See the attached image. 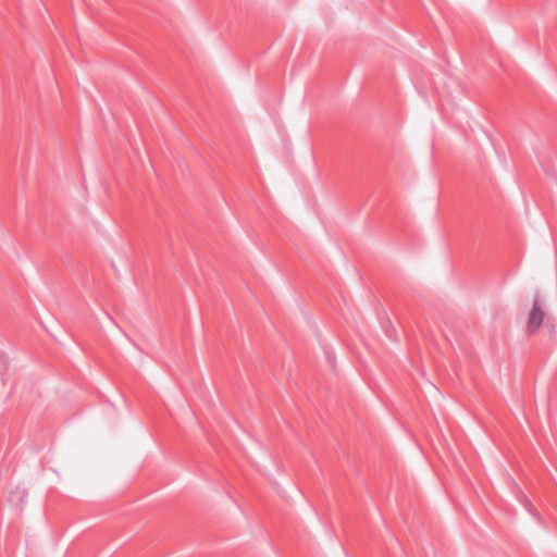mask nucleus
<instances>
[{"instance_id":"3","label":"nucleus","mask_w":557,"mask_h":557,"mask_svg":"<svg viewBox=\"0 0 557 557\" xmlns=\"http://www.w3.org/2000/svg\"><path fill=\"white\" fill-rule=\"evenodd\" d=\"M15 495H20V498H22V497H23L22 492H20V491H15V492H12V493H11V497H10V499H11V500H13V498L15 497Z\"/></svg>"},{"instance_id":"1","label":"nucleus","mask_w":557,"mask_h":557,"mask_svg":"<svg viewBox=\"0 0 557 557\" xmlns=\"http://www.w3.org/2000/svg\"><path fill=\"white\" fill-rule=\"evenodd\" d=\"M544 319V311L539 298H536L533 302L532 310L529 314L527 331L530 334H534L540 329Z\"/></svg>"},{"instance_id":"2","label":"nucleus","mask_w":557,"mask_h":557,"mask_svg":"<svg viewBox=\"0 0 557 557\" xmlns=\"http://www.w3.org/2000/svg\"><path fill=\"white\" fill-rule=\"evenodd\" d=\"M7 367V359L4 356H0V371L4 370Z\"/></svg>"}]
</instances>
